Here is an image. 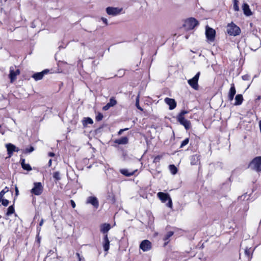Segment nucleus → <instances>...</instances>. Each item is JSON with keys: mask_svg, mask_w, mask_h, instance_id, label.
Wrapping results in <instances>:
<instances>
[{"mask_svg": "<svg viewBox=\"0 0 261 261\" xmlns=\"http://www.w3.org/2000/svg\"><path fill=\"white\" fill-rule=\"evenodd\" d=\"M101 20L106 24H108V20L107 18H104V17H102L101 18Z\"/></svg>", "mask_w": 261, "mask_h": 261, "instance_id": "nucleus-42", "label": "nucleus"}, {"mask_svg": "<svg viewBox=\"0 0 261 261\" xmlns=\"http://www.w3.org/2000/svg\"><path fill=\"white\" fill-rule=\"evenodd\" d=\"M227 32L230 36H236L240 34L241 30L239 27L231 22L227 25Z\"/></svg>", "mask_w": 261, "mask_h": 261, "instance_id": "nucleus-2", "label": "nucleus"}, {"mask_svg": "<svg viewBox=\"0 0 261 261\" xmlns=\"http://www.w3.org/2000/svg\"><path fill=\"white\" fill-rule=\"evenodd\" d=\"M5 218L6 219H9V217L14 214L15 217L17 216L16 213H5Z\"/></svg>", "mask_w": 261, "mask_h": 261, "instance_id": "nucleus-35", "label": "nucleus"}, {"mask_svg": "<svg viewBox=\"0 0 261 261\" xmlns=\"http://www.w3.org/2000/svg\"><path fill=\"white\" fill-rule=\"evenodd\" d=\"M102 245L104 250L106 252L108 251L110 247V241L108 237V234L104 236Z\"/></svg>", "mask_w": 261, "mask_h": 261, "instance_id": "nucleus-17", "label": "nucleus"}, {"mask_svg": "<svg viewBox=\"0 0 261 261\" xmlns=\"http://www.w3.org/2000/svg\"><path fill=\"white\" fill-rule=\"evenodd\" d=\"M86 203L91 204L95 208H97L99 206L98 200L94 196L88 197L86 199Z\"/></svg>", "mask_w": 261, "mask_h": 261, "instance_id": "nucleus-8", "label": "nucleus"}, {"mask_svg": "<svg viewBox=\"0 0 261 261\" xmlns=\"http://www.w3.org/2000/svg\"><path fill=\"white\" fill-rule=\"evenodd\" d=\"M169 170L171 173L173 175L175 174L177 171V168L174 165H170L169 166Z\"/></svg>", "mask_w": 261, "mask_h": 261, "instance_id": "nucleus-27", "label": "nucleus"}, {"mask_svg": "<svg viewBox=\"0 0 261 261\" xmlns=\"http://www.w3.org/2000/svg\"><path fill=\"white\" fill-rule=\"evenodd\" d=\"M242 9L244 12V14L247 16H251L252 14V13L251 10L249 8V6L247 4L244 3L242 6Z\"/></svg>", "mask_w": 261, "mask_h": 261, "instance_id": "nucleus-19", "label": "nucleus"}, {"mask_svg": "<svg viewBox=\"0 0 261 261\" xmlns=\"http://www.w3.org/2000/svg\"><path fill=\"white\" fill-rule=\"evenodd\" d=\"M137 171V169L130 171H128V170L126 169H122L120 170V172L122 174L128 177L134 175Z\"/></svg>", "mask_w": 261, "mask_h": 261, "instance_id": "nucleus-20", "label": "nucleus"}, {"mask_svg": "<svg viewBox=\"0 0 261 261\" xmlns=\"http://www.w3.org/2000/svg\"><path fill=\"white\" fill-rule=\"evenodd\" d=\"M238 2L237 0H234L233 9L236 11H238L239 10V7L238 4Z\"/></svg>", "mask_w": 261, "mask_h": 261, "instance_id": "nucleus-33", "label": "nucleus"}, {"mask_svg": "<svg viewBox=\"0 0 261 261\" xmlns=\"http://www.w3.org/2000/svg\"><path fill=\"white\" fill-rule=\"evenodd\" d=\"M53 177L57 180H59L61 179L60 177V173L59 172L57 171L53 173Z\"/></svg>", "mask_w": 261, "mask_h": 261, "instance_id": "nucleus-29", "label": "nucleus"}, {"mask_svg": "<svg viewBox=\"0 0 261 261\" xmlns=\"http://www.w3.org/2000/svg\"><path fill=\"white\" fill-rule=\"evenodd\" d=\"M128 142V139L126 137H123L115 141V142L118 144H126Z\"/></svg>", "mask_w": 261, "mask_h": 261, "instance_id": "nucleus-23", "label": "nucleus"}, {"mask_svg": "<svg viewBox=\"0 0 261 261\" xmlns=\"http://www.w3.org/2000/svg\"><path fill=\"white\" fill-rule=\"evenodd\" d=\"M198 24L197 20L194 18H190L185 21L183 27L186 30L189 31L193 29Z\"/></svg>", "mask_w": 261, "mask_h": 261, "instance_id": "nucleus-4", "label": "nucleus"}, {"mask_svg": "<svg viewBox=\"0 0 261 261\" xmlns=\"http://www.w3.org/2000/svg\"><path fill=\"white\" fill-rule=\"evenodd\" d=\"M2 201V203L4 206H7L9 204V201L7 199H3L2 198L1 202Z\"/></svg>", "mask_w": 261, "mask_h": 261, "instance_id": "nucleus-34", "label": "nucleus"}, {"mask_svg": "<svg viewBox=\"0 0 261 261\" xmlns=\"http://www.w3.org/2000/svg\"><path fill=\"white\" fill-rule=\"evenodd\" d=\"M189 142V138H186L181 143V145H180V148H182L184 147L185 146H186V145H187L188 144Z\"/></svg>", "mask_w": 261, "mask_h": 261, "instance_id": "nucleus-31", "label": "nucleus"}, {"mask_svg": "<svg viewBox=\"0 0 261 261\" xmlns=\"http://www.w3.org/2000/svg\"><path fill=\"white\" fill-rule=\"evenodd\" d=\"M43 187L41 182H35L34 187L31 190V193L35 195H40L43 192Z\"/></svg>", "mask_w": 261, "mask_h": 261, "instance_id": "nucleus-7", "label": "nucleus"}, {"mask_svg": "<svg viewBox=\"0 0 261 261\" xmlns=\"http://www.w3.org/2000/svg\"><path fill=\"white\" fill-rule=\"evenodd\" d=\"M20 163L22 168L27 171H31L32 170V168L31 166L29 164L25 163V160L23 159H21Z\"/></svg>", "mask_w": 261, "mask_h": 261, "instance_id": "nucleus-24", "label": "nucleus"}, {"mask_svg": "<svg viewBox=\"0 0 261 261\" xmlns=\"http://www.w3.org/2000/svg\"><path fill=\"white\" fill-rule=\"evenodd\" d=\"M261 46V41L257 37H255L252 40L250 48L251 50H256Z\"/></svg>", "mask_w": 261, "mask_h": 261, "instance_id": "nucleus-10", "label": "nucleus"}, {"mask_svg": "<svg viewBox=\"0 0 261 261\" xmlns=\"http://www.w3.org/2000/svg\"><path fill=\"white\" fill-rule=\"evenodd\" d=\"M111 229V225L108 223H104L100 226V231L103 234H107V232Z\"/></svg>", "mask_w": 261, "mask_h": 261, "instance_id": "nucleus-21", "label": "nucleus"}, {"mask_svg": "<svg viewBox=\"0 0 261 261\" xmlns=\"http://www.w3.org/2000/svg\"><path fill=\"white\" fill-rule=\"evenodd\" d=\"M93 123L92 119L89 117L85 118L83 120V124L84 126H87L88 124H92Z\"/></svg>", "mask_w": 261, "mask_h": 261, "instance_id": "nucleus-26", "label": "nucleus"}, {"mask_svg": "<svg viewBox=\"0 0 261 261\" xmlns=\"http://www.w3.org/2000/svg\"><path fill=\"white\" fill-rule=\"evenodd\" d=\"M127 129H128V128H124V129H120V130L119 131V132H118V134H119V135H121V134H122V133L124 131L126 130H127Z\"/></svg>", "mask_w": 261, "mask_h": 261, "instance_id": "nucleus-43", "label": "nucleus"}, {"mask_svg": "<svg viewBox=\"0 0 261 261\" xmlns=\"http://www.w3.org/2000/svg\"><path fill=\"white\" fill-rule=\"evenodd\" d=\"M6 147L7 148L9 158H10L12 155L13 152H14V149H15L16 146L11 143H8L6 145Z\"/></svg>", "mask_w": 261, "mask_h": 261, "instance_id": "nucleus-18", "label": "nucleus"}, {"mask_svg": "<svg viewBox=\"0 0 261 261\" xmlns=\"http://www.w3.org/2000/svg\"><path fill=\"white\" fill-rule=\"evenodd\" d=\"M70 203H71V204L73 208L75 207V202H74V201H73V200H70Z\"/></svg>", "mask_w": 261, "mask_h": 261, "instance_id": "nucleus-44", "label": "nucleus"}, {"mask_svg": "<svg viewBox=\"0 0 261 261\" xmlns=\"http://www.w3.org/2000/svg\"><path fill=\"white\" fill-rule=\"evenodd\" d=\"M48 155H49V156H54L55 155V153H53V152H49V153H48Z\"/></svg>", "mask_w": 261, "mask_h": 261, "instance_id": "nucleus-48", "label": "nucleus"}, {"mask_svg": "<svg viewBox=\"0 0 261 261\" xmlns=\"http://www.w3.org/2000/svg\"><path fill=\"white\" fill-rule=\"evenodd\" d=\"M111 107L109 105V103H108L105 106L103 107V110L105 111H107L110 109Z\"/></svg>", "mask_w": 261, "mask_h": 261, "instance_id": "nucleus-39", "label": "nucleus"}, {"mask_svg": "<svg viewBox=\"0 0 261 261\" xmlns=\"http://www.w3.org/2000/svg\"><path fill=\"white\" fill-rule=\"evenodd\" d=\"M177 120L180 124L184 126L187 130L190 128L191 123L190 121L185 119L184 117L177 116Z\"/></svg>", "mask_w": 261, "mask_h": 261, "instance_id": "nucleus-13", "label": "nucleus"}, {"mask_svg": "<svg viewBox=\"0 0 261 261\" xmlns=\"http://www.w3.org/2000/svg\"><path fill=\"white\" fill-rule=\"evenodd\" d=\"M20 74V70L19 69H17L15 71L13 67H10V74L9 77L10 79L11 83H13L16 80L17 75Z\"/></svg>", "mask_w": 261, "mask_h": 261, "instance_id": "nucleus-11", "label": "nucleus"}, {"mask_svg": "<svg viewBox=\"0 0 261 261\" xmlns=\"http://www.w3.org/2000/svg\"><path fill=\"white\" fill-rule=\"evenodd\" d=\"M174 234V232L172 231H168L167 234L165 236L163 240L165 242V245L167 244L169 242V239Z\"/></svg>", "mask_w": 261, "mask_h": 261, "instance_id": "nucleus-25", "label": "nucleus"}, {"mask_svg": "<svg viewBox=\"0 0 261 261\" xmlns=\"http://www.w3.org/2000/svg\"><path fill=\"white\" fill-rule=\"evenodd\" d=\"M249 167L258 172H261V156L255 158L250 163Z\"/></svg>", "mask_w": 261, "mask_h": 261, "instance_id": "nucleus-3", "label": "nucleus"}, {"mask_svg": "<svg viewBox=\"0 0 261 261\" xmlns=\"http://www.w3.org/2000/svg\"><path fill=\"white\" fill-rule=\"evenodd\" d=\"M14 207L11 205L8 207L7 212H14Z\"/></svg>", "mask_w": 261, "mask_h": 261, "instance_id": "nucleus-37", "label": "nucleus"}, {"mask_svg": "<svg viewBox=\"0 0 261 261\" xmlns=\"http://www.w3.org/2000/svg\"><path fill=\"white\" fill-rule=\"evenodd\" d=\"M51 164H52V160L51 159H50L48 161V166L50 167L51 166Z\"/></svg>", "mask_w": 261, "mask_h": 261, "instance_id": "nucleus-49", "label": "nucleus"}, {"mask_svg": "<svg viewBox=\"0 0 261 261\" xmlns=\"http://www.w3.org/2000/svg\"><path fill=\"white\" fill-rule=\"evenodd\" d=\"M200 74V72H198L196 74L192 79L188 81L189 85L194 89L197 90L199 88L198 82Z\"/></svg>", "mask_w": 261, "mask_h": 261, "instance_id": "nucleus-5", "label": "nucleus"}, {"mask_svg": "<svg viewBox=\"0 0 261 261\" xmlns=\"http://www.w3.org/2000/svg\"><path fill=\"white\" fill-rule=\"evenodd\" d=\"M144 252L148 251L151 249V243L148 240H144L141 242L139 246Z\"/></svg>", "mask_w": 261, "mask_h": 261, "instance_id": "nucleus-9", "label": "nucleus"}, {"mask_svg": "<svg viewBox=\"0 0 261 261\" xmlns=\"http://www.w3.org/2000/svg\"><path fill=\"white\" fill-rule=\"evenodd\" d=\"M76 255H77V256L79 258V260H80V258H82V257H81L80 254L79 253H76Z\"/></svg>", "mask_w": 261, "mask_h": 261, "instance_id": "nucleus-52", "label": "nucleus"}, {"mask_svg": "<svg viewBox=\"0 0 261 261\" xmlns=\"http://www.w3.org/2000/svg\"><path fill=\"white\" fill-rule=\"evenodd\" d=\"M139 95L137 96L136 99V107L140 110V111H142L143 110V109L139 105Z\"/></svg>", "mask_w": 261, "mask_h": 261, "instance_id": "nucleus-28", "label": "nucleus"}, {"mask_svg": "<svg viewBox=\"0 0 261 261\" xmlns=\"http://www.w3.org/2000/svg\"><path fill=\"white\" fill-rule=\"evenodd\" d=\"M188 113V111H181L177 116L184 117V115Z\"/></svg>", "mask_w": 261, "mask_h": 261, "instance_id": "nucleus-36", "label": "nucleus"}, {"mask_svg": "<svg viewBox=\"0 0 261 261\" xmlns=\"http://www.w3.org/2000/svg\"><path fill=\"white\" fill-rule=\"evenodd\" d=\"M102 118H103V115L100 113H98L96 116V121H100L102 119Z\"/></svg>", "mask_w": 261, "mask_h": 261, "instance_id": "nucleus-32", "label": "nucleus"}, {"mask_svg": "<svg viewBox=\"0 0 261 261\" xmlns=\"http://www.w3.org/2000/svg\"><path fill=\"white\" fill-rule=\"evenodd\" d=\"M18 192H19L18 189L17 187H15V194H16V196L18 195Z\"/></svg>", "mask_w": 261, "mask_h": 261, "instance_id": "nucleus-47", "label": "nucleus"}, {"mask_svg": "<svg viewBox=\"0 0 261 261\" xmlns=\"http://www.w3.org/2000/svg\"><path fill=\"white\" fill-rule=\"evenodd\" d=\"M82 258H80V260H79V261H82Z\"/></svg>", "mask_w": 261, "mask_h": 261, "instance_id": "nucleus-56", "label": "nucleus"}, {"mask_svg": "<svg viewBox=\"0 0 261 261\" xmlns=\"http://www.w3.org/2000/svg\"><path fill=\"white\" fill-rule=\"evenodd\" d=\"M48 72H49V70L45 69V70H44L43 71H42L41 72H37V73H34L32 76V77L33 79H34V80L35 81H39V80H41L43 78V77L44 76V75L45 74H47Z\"/></svg>", "mask_w": 261, "mask_h": 261, "instance_id": "nucleus-14", "label": "nucleus"}, {"mask_svg": "<svg viewBox=\"0 0 261 261\" xmlns=\"http://www.w3.org/2000/svg\"><path fill=\"white\" fill-rule=\"evenodd\" d=\"M191 164L193 165L196 164V162H193V161H191Z\"/></svg>", "mask_w": 261, "mask_h": 261, "instance_id": "nucleus-55", "label": "nucleus"}, {"mask_svg": "<svg viewBox=\"0 0 261 261\" xmlns=\"http://www.w3.org/2000/svg\"><path fill=\"white\" fill-rule=\"evenodd\" d=\"M122 74H124V71L122 70Z\"/></svg>", "mask_w": 261, "mask_h": 261, "instance_id": "nucleus-57", "label": "nucleus"}, {"mask_svg": "<svg viewBox=\"0 0 261 261\" xmlns=\"http://www.w3.org/2000/svg\"><path fill=\"white\" fill-rule=\"evenodd\" d=\"M19 150V149H18V148L16 147L15 149H14V152H18Z\"/></svg>", "mask_w": 261, "mask_h": 261, "instance_id": "nucleus-54", "label": "nucleus"}, {"mask_svg": "<svg viewBox=\"0 0 261 261\" xmlns=\"http://www.w3.org/2000/svg\"><path fill=\"white\" fill-rule=\"evenodd\" d=\"M109 105L111 107H113L117 103L116 100L114 99V97H111L110 99V101L108 102Z\"/></svg>", "mask_w": 261, "mask_h": 261, "instance_id": "nucleus-30", "label": "nucleus"}, {"mask_svg": "<svg viewBox=\"0 0 261 261\" xmlns=\"http://www.w3.org/2000/svg\"><path fill=\"white\" fill-rule=\"evenodd\" d=\"M247 196V194H244V195H242V196H240V197H239V199H242V198L243 197H244V198H245Z\"/></svg>", "mask_w": 261, "mask_h": 261, "instance_id": "nucleus-50", "label": "nucleus"}, {"mask_svg": "<svg viewBox=\"0 0 261 261\" xmlns=\"http://www.w3.org/2000/svg\"><path fill=\"white\" fill-rule=\"evenodd\" d=\"M36 241L39 244L40 242V238L39 236V234H38L36 237Z\"/></svg>", "mask_w": 261, "mask_h": 261, "instance_id": "nucleus-45", "label": "nucleus"}, {"mask_svg": "<svg viewBox=\"0 0 261 261\" xmlns=\"http://www.w3.org/2000/svg\"><path fill=\"white\" fill-rule=\"evenodd\" d=\"M248 76L247 75L242 76V79L243 80H247Z\"/></svg>", "mask_w": 261, "mask_h": 261, "instance_id": "nucleus-46", "label": "nucleus"}, {"mask_svg": "<svg viewBox=\"0 0 261 261\" xmlns=\"http://www.w3.org/2000/svg\"><path fill=\"white\" fill-rule=\"evenodd\" d=\"M121 9L118 8L109 7L106 9V12L108 14L113 16H116L119 14Z\"/></svg>", "mask_w": 261, "mask_h": 261, "instance_id": "nucleus-12", "label": "nucleus"}, {"mask_svg": "<svg viewBox=\"0 0 261 261\" xmlns=\"http://www.w3.org/2000/svg\"><path fill=\"white\" fill-rule=\"evenodd\" d=\"M205 35L209 42H214L215 38L216 31L214 29L207 26L206 27Z\"/></svg>", "mask_w": 261, "mask_h": 261, "instance_id": "nucleus-6", "label": "nucleus"}, {"mask_svg": "<svg viewBox=\"0 0 261 261\" xmlns=\"http://www.w3.org/2000/svg\"><path fill=\"white\" fill-rule=\"evenodd\" d=\"M236 90L235 88V86L234 84H231V87L229 89L228 95V100L230 101H231L234 97V95L236 94Z\"/></svg>", "mask_w": 261, "mask_h": 261, "instance_id": "nucleus-16", "label": "nucleus"}, {"mask_svg": "<svg viewBox=\"0 0 261 261\" xmlns=\"http://www.w3.org/2000/svg\"><path fill=\"white\" fill-rule=\"evenodd\" d=\"M194 160H195V159H196L197 160H198V156L197 155H194L192 156V158Z\"/></svg>", "mask_w": 261, "mask_h": 261, "instance_id": "nucleus-51", "label": "nucleus"}, {"mask_svg": "<svg viewBox=\"0 0 261 261\" xmlns=\"http://www.w3.org/2000/svg\"><path fill=\"white\" fill-rule=\"evenodd\" d=\"M243 101V97L242 94H237L235 97V102L234 105L239 106L242 104Z\"/></svg>", "mask_w": 261, "mask_h": 261, "instance_id": "nucleus-22", "label": "nucleus"}, {"mask_svg": "<svg viewBox=\"0 0 261 261\" xmlns=\"http://www.w3.org/2000/svg\"><path fill=\"white\" fill-rule=\"evenodd\" d=\"M43 219H41V221H40V223H39V225H40V226H42V224H43Z\"/></svg>", "mask_w": 261, "mask_h": 261, "instance_id": "nucleus-53", "label": "nucleus"}, {"mask_svg": "<svg viewBox=\"0 0 261 261\" xmlns=\"http://www.w3.org/2000/svg\"><path fill=\"white\" fill-rule=\"evenodd\" d=\"M34 150L33 147H31L30 149H26L25 151L27 152H31Z\"/></svg>", "mask_w": 261, "mask_h": 261, "instance_id": "nucleus-40", "label": "nucleus"}, {"mask_svg": "<svg viewBox=\"0 0 261 261\" xmlns=\"http://www.w3.org/2000/svg\"><path fill=\"white\" fill-rule=\"evenodd\" d=\"M157 196L163 203H166L167 206L172 207V199L168 193L160 192L157 194Z\"/></svg>", "mask_w": 261, "mask_h": 261, "instance_id": "nucleus-1", "label": "nucleus"}, {"mask_svg": "<svg viewBox=\"0 0 261 261\" xmlns=\"http://www.w3.org/2000/svg\"><path fill=\"white\" fill-rule=\"evenodd\" d=\"M160 159H161V156H159V155L156 156V157H155L153 162H159Z\"/></svg>", "mask_w": 261, "mask_h": 261, "instance_id": "nucleus-41", "label": "nucleus"}, {"mask_svg": "<svg viewBox=\"0 0 261 261\" xmlns=\"http://www.w3.org/2000/svg\"><path fill=\"white\" fill-rule=\"evenodd\" d=\"M165 102L169 106L170 110L175 109L176 106V102L174 99L167 97L165 99Z\"/></svg>", "mask_w": 261, "mask_h": 261, "instance_id": "nucleus-15", "label": "nucleus"}, {"mask_svg": "<svg viewBox=\"0 0 261 261\" xmlns=\"http://www.w3.org/2000/svg\"><path fill=\"white\" fill-rule=\"evenodd\" d=\"M245 253L246 255H247L248 257L250 256V254L251 253V250L249 249H245Z\"/></svg>", "mask_w": 261, "mask_h": 261, "instance_id": "nucleus-38", "label": "nucleus"}]
</instances>
